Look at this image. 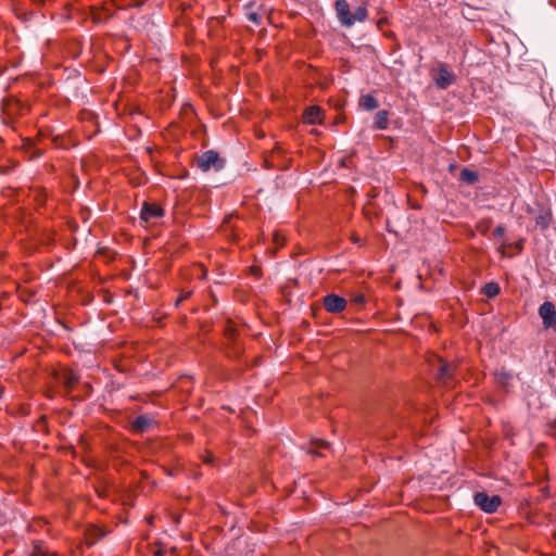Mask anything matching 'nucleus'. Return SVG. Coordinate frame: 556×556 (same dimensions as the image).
Here are the masks:
<instances>
[{
	"label": "nucleus",
	"instance_id": "f257e3e1",
	"mask_svg": "<svg viewBox=\"0 0 556 556\" xmlns=\"http://www.w3.org/2000/svg\"><path fill=\"white\" fill-rule=\"evenodd\" d=\"M334 9L339 22L345 27H351L356 22H364L367 18L368 10L365 4L358 5L352 13L346 0H337Z\"/></svg>",
	"mask_w": 556,
	"mask_h": 556
},
{
	"label": "nucleus",
	"instance_id": "9b49d317",
	"mask_svg": "<svg viewBox=\"0 0 556 556\" xmlns=\"http://www.w3.org/2000/svg\"><path fill=\"white\" fill-rule=\"evenodd\" d=\"M358 105L365 111H374L379 106V103L372 94L367 93L359 97Z\"/></svg>",
	"mask_w": 556,
	"mask_h": 556
},
{
	"label": "nucleus",
	"instance_id": "4be33fe9",
	"mask_svg": "<svg viewBox=\"0 0 556 556\" xmlns=\"http://www.w3.org/2000/svg\"><path fill=\"white\" fill-rule=\"evenodd\" d=\"M190 294H191V292H189V291H188V292H186V293H184V294H181V295L177 299V301H176V306H177V305H179V303H180L181 301H184V300L188 299V298L190 296Z\"/></svg>",
	"mask_w": 556,
	"mask_h": 556
},
{
	"label": "nucleus",
	"instance_id": "f8f14e48",
	"mask_svg": "<svg viewBox=\"0 0 556 556\" xmlns=\"http://www.w3.org/2000/svg\"><path fill=\"white\" fill-rule=\"evenodd\" d=\"M389 126V112L386 110L378 111L375 115L374 128L384 130Z\"/></svg>",
	"mask_w": 556,
	"mask_h": 556
},
{
	"label": "nucleus",
	"instance_id": "6ab92c4d",
	"mask_svg": "<svg viewBox=\"0 0 556 556\" xmlns=\"http://www.w3.org/2000/svg\"><path fill=\"white\" fill-rule=\"evenodd\" d=\"M505 235V228L501 225L496 226L493 230V237L501 239Z\"/></svg>",
	"mask_w": 556,
	"mask_h": 556
},
{
	"label": "nucleus",
	"instance_id": "5701e85b",
	"mask_svg": "<svg viewBox=\"0 0 556 556\" xmlns=\"http://www.w3.org/2000/svg\"><path fill=\"white\" fill-rule=\"evenodd\" d=\"M353 301L356 304L361 305V304H363L365 302V299H364V295L357 294V295L354 296Z\"/></svg>",
	"mask_w": 556,
	"mask_h": 556
},
{
	"label": "nucleus",
	"instance_id": "2eb2a0df",
	"mask_svg": "<svg viewBox=\"0 0 556 556\" xmlns=\"http://www.w3.org/2000/svg\"><path fill=\"white\" fill-rule=\"evenodd\" d=\"M459 179L466 184L472 185L479 180V175L475 170H471L469 168H464L460 170Z\"/></svg>",
	"mask_w": 556,
	"mask_h": 556
},
{
	"label": "nucleus",
	"instance_id": "9d476101",
	"mask_svg": "<svg viewBox=\"0 0 556 556\" xmlns=\"http://www.w3.org/2000/svg\"><path fill=\"white\" fill-rule=\"evenodd\" d=\"M321 110L319 106L313 105L305 110L303 119L307 124H316L321 122Z\"/></svg>",
	"mask_w": 556,
	"mask_h": 556
},
{
	"label": "nucleus",
	"instance_id": "aec40b11",
	"mask_svg": "<svg viewBox=\"0 0 556 556\" xmlns=\"http://www.w3.org/2000/svg\"><path fill=\"white\" fill-rule=\"evenodd\" d=\"M226 336L229 338V340H233L236 337V329L232 326H229L226 329Z\"/></svg>",
	"mask_w": 556,
	"mask_h": 556
},
{
	"label": "nucleus",
	"instance_id": "b1692460",
	"mask_svg": "<svg viewBox=\"0 0 556 556\" xmlns=\"http://www.w3.org/2000/svg\"><path fill=\"white\" fill-rule=\"evenodd\" d=\"M384 24H387V18H386V17H382V18H380V20L377 22V26H378L379 28H382Z\"/></svg>",
	"mask_w": 556,
	"mask_h": 556
},
{
	"label": "nucleus",
	"instance_id": "1a4fd4ad",
	"mask_svg": "<svg viewBox=\"0 0 556 556\" xmlns=\"http://www.w3.org/2000/svg\"><path fill=\"white\" fill-rule=\"evenodd\" d=\"M152 425H153L152 418H150L149 416H146V415H140L135 418L131 427H132L134 431H136L138 433H143V432L148 431Z\"/></svg>",
	"mask_w": 556,
	"mask_h": 556
},
{
	"label": "nucleus",
	"instance_id": "7ed1b4c3",
	"mask_svg": "<svg viewBox=\"0 0 556 556\" xmlns=\"http://www.w3.org/2000/svg\"><path fill=\"white\" fill-rule=\"evenodd\" d=\"M473 503L484 513L493 514L502 504V498L500 495L490 496L485 492H478L473 495Z\"/></svg>",
	"mask_w": 556,
	"mask_h": 556
},
{
	"label": "nucleus",
	"instance_id": "0eeeda50",
	"mask_svg": "<svg viewBox=\"0 0 556 556\" xmlns=\"http://www.w3.org/2000/svg\"><path fill=\"white\" fill-rule=\"evenodd\" d=\"M164 215V210L154 203L144 202L141 208V218L144 222H150L153 218H159Z\"/></svg>",
	"mask_w": 556,
	"mask_h": 556
},
{
	"label": "nucleus",
	"instance_id": "39448f33",
	"mask_svg": "<svg viewBox=\"0 0 556 556\" xmlns=\"http://www.w3.org/2000/svg\"><path fill=\"white\" fill-rule=\"evenodd\" d=\"M539 315L546 328L556 326V309L552 302H544L539 308Z\"/></svg>",
	"mask_w": 556,
	"mask_h": 556
},
{
	"label": "nucleus",
	"instance_id": "423d86ee",
	"mask_svg": "<svg viewBox=\"0 0 556 556\" xmlns=\"http://www.w3.org/2000/svg\"><path fill=\"white\" fill-rule=\"evenodd\" d=\"M433 79H434L435 86L439 89H446L454 83L455 76L444 65H441L438 68V72Z\"/></svg>",
	"mask_w": 556,
	"mask_h": 556
},
{
	"label": "nucleus",
	"instance_id": "6e6552de",
	"mask_svg": "<svg viewBox=\"0 0 556 556\" xmlns=\"http://www.w3.org/2000/svg\"><path fill=\"white\" fill-rule=\"evenodd\" d=\"M437 362H438L437 377L441 382L447 383L453 377L454 366L450 363L444 362L441 358H439Z\"/></svg>",
	"mask_w": 556,
	"mask_h": 556
},
{
	"label": "nucleus",
	"instance_id": "393cba45",
	"mask_svg": "<svg viewBox=\"0 0 556 556\" xmlns=\"http://www.w3.org/2000/svg\"><path fill=\"white\" fill-rule=\"evenodd\" d=\"M94 532L97 533V536L94 540H99L104 535V533L99 529H96Z\"/></svg>",
	"mask_w": 556,
	"mask_h": 556
},
{
	"label": "nucleus",
	"instance_id": "a211bd4d",
	"mask_svg": "<svg viewBox=\"0 0 556 556\" xmlns=\"http://www.w3.org/2000/svg\"><path fill=\"white\" fill-rule=\"evenodd\" d=\"M247 18L255 25H260L262 22V14L256 11L247 12Z\"/></svg>",
	"mask_w": 556,
	"mask_h": 556
},
{
	"label": "nucleus",
	"instance_id": "4468645a",
	"mask_svg": "<svg viewBox=\"0 0 556 556\" xmlns=\"http://www.w3.org/2000/svg\"><path fill=\"white\" fill-rule=\"evenodd\" d=\"M59 379L67 389H72L78 381L77 375L71 370L63 371Z\"/></svg>",
	"mask_w": 556,
	"mask_h": 556
},
{
	"label": "nucleus",
	"instance_id": "412c9836",
	"mask_svg": "<svg viewBox=\"0 0 556 556\" xmlns=\"http://www.w3.org/2000/svg\"><path fill=\"white\" fill-rule=\"evenodd\" d=\"M509 379H510V375L509 374H507V372H501L500 374L498 381L501 383L506 384Z\"/></svg>",
	"mask_w": 556,
	"mask_h": 556
},
{
	"label": "nucleus",
	"instance_id": "20e7f679",
	"mask_svg": "<svg viewBox=\"0 0 556 556\" xmlns=\"http://www.w3.org/2000/svg\"><path fill=\"white\" fill-rule=\"evenodd\" d=\"M324 306L327 312L338 314L345 309L346 300L338 294L331 293L324 298Z\"/></svg>",
	"mask_w": 556,
	"mask_h": 556
},
{
	"label": "nucleus",
	"instance_id": "dca6fc26",
	"mask_svg": "<svg viewBox=\"0 0 556 556\" xmlns=\"http://www.w3.org/2000/svg\"><path fill=\"white\" fill-rule=\"evenodd\" d=\"M500 291L501 288L496 282H489L483 287V293L489 298L496 296L500 293Z\"/></svg>",
	"mask_w": 556,
	"mask_h": 556
},
{
	"label": "nucleus",
	"instance_id": "f03ea898",
	"mask_svg": "<svg viewBox=\"0 0 556 556\" xmlns=\"http://www.w3.org/2000/svg\"><path fill=\"white\" fill-rule=\"evenodd\" d=\"M197 166L203 173L220 172L226 166V159L215 150H207L197 157Z\"/></svg>",
	"mask_w": 556,
	"mask_h": 556
},
{
	"label": "nucleus",
	"instance_id": "ddd939ff",
	"mask_svg": "<svg viewBox=\"0 0 556 556\" xmlns=\"http://www.w3.org/2000/svg\"><path fill=\"white\" fill-rule=\"evenodd\" d=\"M330 446H331L330 443L326 440L314 439L311 442V447L308 448V453H311L313 455L321 456V454L319 453V450H329Z\"/></svg>",
	"mask_w": 556,
	"mask_h": 556
},
{
	"label": "nucleus",
	"instance_id": "f3484780",
	"mask_svg": "<svg viewBox=\"0 0 556 556\" xmlns=\"http://www.w3.org/2000/svg\"><path fill=\"white\" fill-rule=\"evenodd\" d=\"M551 213L548 212H543L541 213L536 218H535V223L539 227H541L542 229H546L548 228L549 226V223H551Z\"/></svg>",
	"mask_w": 556,
	"mask_h": 556
}]
</instances>
